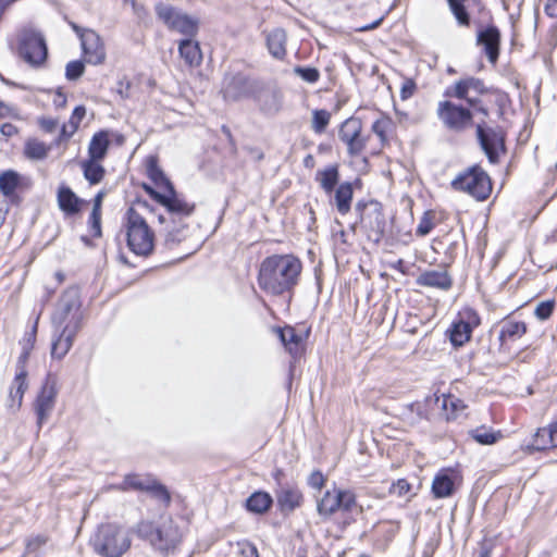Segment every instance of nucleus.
Here are the masks:
<instances>
[{"label":"nucleus","mask_w":557,"mask_h":557,"mask_svg":"<svg viewBox=\"0 0 557 557\" xmlns=\"http://www.w3.org/2000/svg\"><path fill=\"white\" fill-rule=\"evenodd\" d=\"M125 228L127 246L135 255L148 256L152 252L154 233L134 208H129L126 212Z\"/></svg>","instance_id":"nucleus-6"},{"label":"nucleus","mask_w":557,"mask_h":557,"mask_svg":"<svg viewBox=\"0 0 557 557\" xmlns=\"http://www.w3.org/2000/svg\"><path fill=\"white\" fill-rule=\"evenodd\" d=\"M15 115L16 111L14 108L0 101V117H9Z\"/></svg>","instance_id":"nucleus-62"},{"label":"nucleus","mask_w":557,"mask_h":557,"mask_svg":"<svg viewBox=\"0 0 557 557\" xmlns=\"http://www.w3.org/2000/svg\"><path fill=\"white\" fill-rule=\"evenodd\" d=\"M159 527L154 528L151 522L143 521L137 525V533L140 537L148 540L153 546V540L156 533H158Z\"/></svg>","instance_id":"nucleus-46"},{"label":"nucleus","mask_w":557,"mask_h":557,"mask_svg":"<svg viewBox=\"0 0 557 557\" xmlns=\"http://www.w3.org/2000/svg\"><path fill=\"white\" fill-rule=\"evenodd\" d=\"M18 132L17 127L11 123H4L0 127V133L5 137H12Z\"/></svg>","instance_id":"nucleus-60"},{"label":"nucleus","mask_w":557,"mask_h":557,"mask_svg":"<svg viewBox=\"0 0 557 557\" xmlns=\"http://www.w3.org/2000/svg\"><path fill=\"white\" fill-rule=\"evenodd\" d=\"M545 12L552 17H557V0H547Z\"/></svg>","instance_id":"nucleus-63"},{"label":"nucleus","mask_w":557,"mask_h":557,"mask_svg":"<svg viewBox=\"0 0 557 557\" xmlns=\"http://www.w3.org/2000/svg\"><path fill=\"white\" fill-rule=\"evenodd\" d=\"M53 104L58 109L65 107L66 96L61 90L55 91L53 96Z\"/></svg>","instance_id":"nucleus-61"},{"label":"nucleus","mask_w":557,"mask_h":557,"mask_svg":"<svg viewBox=\"0 0 557 557\" xmlns=\"http://www.w3.org/2000/svg\"><path fill=\"white\" fill-rule=\"evenodd\" d=\"M146 172L148 177L157 185V187L163 189V191H157L147 185H145V190L151 198L168 209V214L173 221L175 216L182 218L184 215H191L195 206L185 201L176 194L171 182L159 168L158 161L154 157H150L147 160Z\"/></svg>","instance_id":"nucleus-3"},{"label":"nucleus","mask_w":557,"mask_h":557,"mask_svg":"<svg viewBox=\"0 0 557 557\" xmlns=\"http://www.w3.org/2000/svg\"><path fill=\"white\" fill-rule=\"evenodd\" d=\"M89 224L92 231L94 236L101 235V211H97V209H92L89 216Z\"/></svg>","instance_id":"nucleus-53"},{"label":"nucleus","mask_w":557,"mask_h":557,"mask_svg":"<svg viewBox=\"0 0 557 557\" xmlns=\"http://www.w3.org/2000/svg\"><path fill=\"white\" fill-rule=\"evenodd\" d=\"M27 358V352H24L18 360V371L16 372L14 380L11 384L8 399V408L15 412L17 411L23 403V397L28 388L27 373L24 369L23 363Z\"/></svg>","instance_id":"nucleus-18"},{"label":"nucleus","mask_w":557,"mask_h":557,"mask_svg":"<svg viewBox=\"0 0 557 557\" xmlns=\"http://www.w3.org/2000/svg\"><path fill=\"white\" fill-rule=\"evenodd\" d=\"M474 92L476 95H484L487 89L484 86V83L476 77H467L456 82L454 85L449 86L445 90V96L450 98L463 99L468 102L470 107L475 108L480 100L478 98L470 97V92Z\"/></svg>","instance_id":"nucleus-13"},{"label":"nucleus","mask_w":557,"mask_h":557,"mask_svg":"<svg viewBox=\"0 0 557 557\" xmlns=\"http://www.w3.org/2000/svg\"><path fill=\"white\" fill-rule=\"evenodd\" d=\"M154 12L170 30L177 32L184 36L195 37L199 29V20L182 10L163 2L154 5Z\"/></svg>","instance_id":"nucleus-7"},{"label":"nucleus","mask_w":557,"mask_h":557,"mask_svg":"<svg viewBox=\"0 0 557 557\" xmlns=\"http://www.w3.org/2000/svg\"><path fill=\"white\" fill-rule=\"evenodd\" d=\"M146 492L165 504H169L170 502V494L168 490L163 485L158 484L154 480H151L150 487H148Z\"/></svg>","instance_id":"nucleus-45"},{"label":"nucleus","mask_w":557,"mask_h":557,"mask_svg":"<svg viewBox=\"0 0 557 557\" xmlns=\"http://www.w3.org/2000/svg\"><path fill=\"white\" fill-rule=\"evenodd\" d=\"M58 396L57 379L48 375L36 396L33 409L37 418V426L40 430L50 418Z\"/></svg>","instance_id":"nucleus-10"},{"label":"nucleus","mask_w":557,"mask_h":557,"mask_svg":"<svg viewBox=\"0 0 557 557\" xmlns=\"http://www.w3.org/2000/svg\"><path fill=\"white\" fill-rule=\"evenodd\" d=\"M239 545V552L243 557H259L257 547L250 542H242Z\"/></svg>","instance_id":"nucleus-55"},{"label":"nucleus","mask_w":557,"mask_h":557,"mask_svg":"<svg viewBox=\"0 0 557 557\" xmlns=\"http://www.w3.org/2000/svg\"><path fill=\"white\" fill-rule=\"evenodd\" d=\"M86 115V108L84 106H77L70 117V132L69 136H72L78 128L79 123Z\"/></svg>","instance_id":"nucleus-47"},{"label":"nucleus","mask_w":557,"mask_h":557,"mask_svg":"<svg viewBox=\"0 0 557 557\" xmlns=\"http://www.w3.org/2000/svg\"><path fill=\"white\" fill-rule=\"evenodd\" d=\"M81 44L87 63L98 65L104 62V47L96 32L91 29L83 32L81 34Z\"/></svg>","instance_id":"nucleus-19"},{"label":"nucleus","mask_w":557,"mask_h":557,"mask_svg":"<svg viewBox=\"0 0 557 557\" xmlns=\"http://www.w3.org/2000/svg\"><path fill=\"white\" fill-rule=\"evenodd\" d=\"M411 492V485L405 479H399L389 487V493L397 497H405Z\"/></svg>","instance_id":"nucleus-48"},{"label":"nucleus","mask_w":557,"mask_h":557,"mask_svg":"<svg viewBox=\"0 0 557 557\" xmlns=\"http://www.w3.org/2000/svg\"><path fill=\"white\" fill-rule=\"evenodd\" d=\"M540 435H548L547 443H553V446L557 447V421L547 428L540 429Z\"/></svg>","instance_id":"nucleus-54"},{"label":"nucleus","mask_w":557,"mask_h":557,"mask_svg":"<svg viewBox=\"0 0 557 557\" xmlns=\"http://www.w3.org/2000/svg\"><path fill=\"white\" fill-rule=\"evenodd\" d=\"M277 504L282 511H293L300 507L302 494L296 486L285 485L276 494Z\"/></svg>","instance_id":"nucleus-25"},{"label":"nucleus","mask_w":557,"mask_h":557,"mask_svg":"<svg viewBox=\"0 0 557 557\" xmlns=\"http://www.w3.org/2000/svg\"><path fill=\"white\" fill-rule=\"evenodd\" d=\"M554 308V300L542 301L536 306L534 314L540 320H546L552 315Z\"/></svg>","instance_id":"nucleus-50"},{"label":"nucleus","mask_w":557,"mask_h":557,"mask_svg":"<svg viewBox=\"0 0 557 557\" xmlns=\"http://www.w3.org/2000/svg\"><path fill=\"white\" fill-rule=\"evenodd\" d=\"M527 333L524 322L506 320L502 323L498 339L503 346L507 341H515L522 337Z\"/></svg>","instance_id":"nucleus-32"},{"label":"nucleus","mask_w":557,"mask_h":557,"mask_svg":"<svg viewBox=\"0 0 557 557\" xmlns=\"http://www.w3.org/2000/svg\"><path fill=\"white\" fill-rule=\"evenodd\" d=\"M84 63L82 61H71L65 69V76L70 81L79 78L84 73Z\"/></svg>","instance_id":"nucleus-49"},{"label":"nucleus","mask_w":557,"mask_h":557,"mask_svg":"<svg viewBox=\"0 0 557 557\" xmlns=\"http://www.w3.org/2000/svg\"><path fill=\"white\" fill-rule=\"evenodd\" d=\"M500 34L495 26H490L478 34V44L484 47V51L492 63L498 59Z\"/></svg>","instance_id":"nucleus-23"},{"label":"nucleus","mask_w":557,"mask_h":557,"mask_svg":"<svg viewBox=\"0 0 557 557\" xmlns=\"http://www.w3.org/2000/svg\"><path fill=\"white\" fill-rule=\"evenodd\" d=\"M433 227L434 223L432 218L429 214H424L417 226L416 233L419 236H425L433 230Z\"/></svg>","instance_id":"nucleus-52"},{"label":"nucleus","mask_w":557,"mask_h":557,"mask_svg":"<svg viewBox=\"0 0 557 557\" xmlns=\"http://www.w3.org/2000/svg\"><path fill=\"white\" fill-rule=\"evenodd\" d=\"M476 136L488 161L493 164L497 163L499 154L505 152L503 134L494 128H484L482 125L478 124Z\"/></svg>","instance_id":"nucleus-14"},{"label":"nucleus","mask_w":557,"mask_h":557,"mask_svg":"<svg viewBox=\"0 0 557 557\" xmlns=\"http://www.w3.org/2000/svg\"><path fill=\"white\" fill-rule=\"evenodd\" d=\"M391 268L401 272L403 274L406 273L405 262L401 259H398L397 261L393 262L391 264Z\"/></svg>","instance_id":"nucleus-64"},{"label":"nucleus","mask_w":557,"mask_h":557,"mask_svg":"<svg viewBox=\"0 0 557 557\" xmlns=\"http://www.w3.org/2000/svg\"><path fill=\"white\" fill-rule=\"evenodd\" d=\"M456 472L451 469H443L437 472L432 482V493L435 498H446L455 491Z\"/></svg>","instance_id":"nucleus-21"},{"label":"nucleus","mask_w":557,"mask_h":557,"mask_svg":"<svg viewBox=\"0 0 557 557\" xmlns=\"http://www.w3.org/2000/svg\"><path fill=\"white\" fill-rule=\"evenodd\" d=\"M356 495L349 490L333 488L326 491L318 502V512L323 517H331L336 511H351L356 507Z\"/></svg>","instance_id":"nucleus-9"},{"label":"nucleus","mask_w":557,"mask_h":557,"mask_svg":"<svg viewBox=\"0 0 557 557\" xmlns=\"http://www.w3.org/2000/svg\"><path fill=\"white\" fill-rule=\"evenodd\" d=\"M437 116L446 128L454 132H462L470 127L473 119L469 109L448 100L438 103Z\"/></svg>","instance_id":"nucleus-11"},{"label":"nucleus","mask_w":557,"mask_h":557,"mask_svg":"<svg viewBox=\"0 0 557 557\" xmlns=\"http://www.w3.org/2000/svg\"><path fill=\"white\" fill-rule=\"evenodd\" d=\"M455 190L471 195L476 200H485L492 191L491 178L480 166L474 165L459 174L453 182Z\"/></svg>","instance_id":"nucleus-8"},{"label":"nucleus","mask_w":557,"mask_h":557,"mask_svg":"<svg viewBox=\"0 0 557 557\" xmlns=\"http://www.w3.org/2000/svg\"><path fill=\"white\" fill-rule=\"evenodd\" d=\"M267 48L270 54L277 59L283 60L286 57L287 35L283 28H273L265 33Z\"/></svg>","instance_id":"nucleus-24"},{"label":"nucleus","mask_w":557,"mask_h":557,"mask_svg":"<svg viewBox=\"0 0 557 557\" xmlns=\"http://www.w3.org/2000/svg\"><path fill=\"white\" fill-rule=\"evenodd\" d=\"M57 200L60 210L66 215L77 214L84 201L66 185L62 184L58 188Z\"/></svg>","instance_id":"nucleus-22"},{"label":"nucleus","mask_w":557,"mask_h":557,"mask_svg":"<svg viewBox=\"0 0 557 557\" xmlns=\"http://www.w3.org/2000/svg\"><path fill=\"white\" fill-rule=\"evenodd\" d=\"M548 442V435H543L541 436L540 435V429L537 430L535 436H534V441H533V446L537 449V450H543V449H547V448H553V443H547Z\"/></svg>","instance_id":"nucleus-56"},{"label":"nucleus","mask_w":557,"mask_h":557,"mask_svg":"<svg viewBox=\"0 0 557 557\" xmlns=\"http://www.w3.org/2000/svg\"><path fill=\"white\" fill-rule=\"evenodd\" d=\"M295 72L308 83H315L320 77L319 71L314 67H296Z\"/></svg>","instance_id":"nucleus-51"},{"label":"nucleus","mask_w":557,"mask_h":557,"mask_svg":"<svg viewBox=\"0 0 557 557\" xmlns=\"http://www.w3.org/2000/svg\"><path fill=\"white\" fill-rule=\"evenodd\" d=\"M276 333L286 348V350L293 356L297 357L302 350V337L296 333L292 326L278 327Z\"/></svg>","instance_id":"nucleus-30"},{"label":"nucleus","mask_w":557,"mask_h":557,"mask_svg":"<svg viewBox=\"0 0 557 557\" xmlns=\"http://www.w3.org/2000/svg\"><path fill=\"white\" fill-rule=\"evenodd\" d=\"M356 209L360 212L361 224L376 236V240L385 231V219L377 202L363 205L358 202Z\"/></svg>","instance_id":"nucleus-16"},{"label":"nucleus","mask_w":557,"mask_h":557,"mask_svg":"<svg viewBox=\"0 0 557 557\" xmlns=\"http://www.w3.org/2000/svg\"><path fill=\"white\" fill-rule=\"evenodd\" d=\"M152 479L144 478L138 474H127L125 475L123 482L119 485H111L108 488H114L119 491H128V490H137V491H147L150 487V482Z\"/></svg>","instance_id":"nucleus-35"},{"label":"nucleus","mask_w":557,"mask_h":557,"mask_svg":"<svg viewBox=\"0 0 557 557\" xmlns=\"http://www.w3.org/2000/svg\"><path fill=\"white\" fill-rule=\"evenodd\" d=\"M282 99L281 91L273 87L264 88L257 95L260 109L269 114H274L280 111Z\"/></svg>","instance_id":"nucleus-27"},{"label":"nucleus","mask_w":557,"mask_h":557,"mask_svg":"<svg viewBox=\"0 0 557 557\" xmlns=\"http://www.w3.org/2000/svg\"><path fill=\"white\" fill-rule=\"evenodd\" d=\"M339 180V173L336 165H330L319 170L315 174V181L319 182L325 194L331 195Z\"/></svg>","instance_id":"nucleus-33"},{"label":"nucleus","mask_w":557,"mask_h":557,"mask_svg":"<svg viewBox=\"0 0 557 557\" xmlns=\"http://www.w3.org/2000/svg\"><path fill=\"white\" fill-rule=\"evenodd\" d=\"M418 285L447 290L451 287L453 281L446 271H426L418 280Z\"/></svg>","instance_id":"nucleus-28"},{"label":"nucleus","mask_w":557,"mask_h":557,"mask_svg":"<svg viewBox=\"0 0 557 557\" xmlns=\"http://www.w3.org/2000/svg\"><path fill=\"white\" fill-rule=\"evenodd\" d=\"M182 533L172 519H165L159 527L154 535L153 546L162 552H168L176 547L181 542Z\"/></svg>","instance_id":"nucleus-20"},{"label":"nucleus","mask_w":557,"mask_h":557,"mask_svg":"<svg viewBox=\"0 0 557 557\" xmlns=\"http://www.w3.org/2000/svg\"><path fill=\"white\" fill-rule=\"evenodd\" d=\"M449 9L459 26H470V11L480 7V0H447Z\"/></svg>","instance_id":"nucleus-26"},{"label":"nucleus","mask_w":557,"mask_h":557,"mask_svg":"<svg viewBox=\"0 0 557 557\" xmlns=\"http://www.w3.org/2000/svg\"><path fill=\"white\" fill-rule=\"evenodd\" d=\"M21 175L13 171L8 170L0 174V191L5 197H12L20 186Z\"/></svg>","instance_id":"nucleus-37"},{"label":"nucleus","mask_w":557,"mask_h":557,"mask_svg":"<svg viewBox=\"0 0 557 557\" xmlns=\"http://www.w3.org/2000/svg\"><path fill=\"white\" fill-rule=\"evenodd\" d=\"M362 124L357 117L347 119L339 128V138L346 144L349 154L357 156L366 147V139L361 136Z\"/></svg>","instance_id":"nucleus-15"},{"label":"nucleus","mask_w":557,"mask_h":557,"mask_svg":"<svg viewBox=\"0 0 557 557\" xmlns=\"http://www.w3.org/2000/svg\"><path fill=\"white\" fill-rule=\"evenodd\" d=\"M470 436L481 445H493L502 438L499 431L486 426H479L469 432Z\"/></svg>","instance_id":"nucleus-41"},{"label":"nucleus","mask_w":557,"mask_h":557,"mask_svg":"<svg viewBox=\"0 0 557 557\" xmlns=\"http://www.w3.org/2000/svg\"><path fill=\"white\" fill-rule=\"evenodd\" d=\"M50 147L37 138H29L24 145V154L29 160H44L47 158Z\"/></svg>","instance_id":"nucleus-36"},{"label":"nucleus","mask_w":557,"mask_h":557,"mask_svg":"<svg viewBox=\"0 0 557 557\" xmlns=\"http://www.w3.org/2000/svg\"><path fill=\"white\" fill-rule=\"evenodd\" d=\"M414 90H416L414 83L412 81H406L403 84L401 89H400V98L403 100L410 98L413 95Z\"/></svg>","instance_id":"nucleus-59"},{"label":"nucleus","mask_w":557,"mask_h":557,"mask_svg":"<svg viewBox=\"0 0 557 557\" xmlns=\"http://www.w3.org/2000/svg\"><path fill=\"white\" fill-rule=\"evenodd\" d=\"M38 125L46 133H53L58 127V121L52 117H40L38 119Z\"/></svg>","instance_id":"nucleus-57"},{"label":"nucleus","mask_w":557,"mask_h":557,"mask_svg":"<svg viewBox=\"0 0 557 557\" xmlns=\"http://www.w3.org/2000/svg\"><path fill=\"white\" fill-rule=\"evenodd\" d=\"M90 545L102 557H121L131 547V537L123 528L108 523L98 528Z\"/></svg>","instance_id":"nucleus-4"},{"label":"nucleus","mask_w":557,"mask_h":557,"mask_svg":"<svg viewBox=\"0 0 557 557\" xmlns=\"http://www.w3.org/2000/svg\"><path fill=\"white\" fill-rule=\"evenodd\" d=\"M47 541L48 539L45 535H35L28 537L26 540L25 552L22 557H26L29 554L36 553L47 543Z\"/></svg>","instance_id":"nucleus-44"},{"label":"nucleus","mask_w":557,"mask_h":557,"mask_svg":"<svg viewBox=\"0 0 557 557\" xmlns=\"http://www.w3.org/2000/svg\"><path fill=\"white\" fill-rule=\"evenodd\" d=\"M110 145L109 132L100 131L96 133L88 147L89 159L102 161L107 154Z\"/></svg>","instance_id":"nucleus-31"},{"label":"nucleus","mask_w":557,"mask_h":557,"mask_svg":"<svg viewBox=\"0 0 557 557\" xmlns=\"http://www.w3.org/2000/svg\"><path fill=\"white\" fill-rule=\"evenodd\" d=\"M393 125L394 123L389 117L381 116L373 123L372 131L379 136L382 143H385L387 141V134L392 131Z\"/></svg>","instance_id":"nucleus-43"},{"label":"nucleus","mask_w":557,"mask_h":557,"mask_svg":"<svg viewBox=\"0 0 557 557\" xmlns=\"http://www.w3.org/2000/svg\"><path fill=\"white\" fill-rule=\"evenodd\" d=\"M273 499L270 494L265 492H255L246 500V508L248 511L257 515L267 512L272 506Z\"/></svg>","instance_id":"nucleus-34"},{"label":"nucleus","mask_w":557,"mask_h":557,"mask_svg":"<svg viewBox=\"0 0 557 557\" xmlns=\"http://www.w3.org/2000/svg\"><path fill=\"white\" fill-rule=\"evenodd\" d=\"M480 324L479 314L472 309H465L458 319L451 324L449 338L454 346H462L467 343L474 327Z\"/></svg>","instance_id":"nucleus-12"},{"label":"nucleus","mask_w":557,"mask_h":557,"mask_svg":"<svg viewBox=\"0 0 557 557\" xmlns=\"http://www.w3.org/2000/svg\"><path fill=\"white\" fill-rule=\"evenodd\" d=\"M18 55L32 66H40L48 57L44 34L33 25L21 27L15 35Z\"/></svg>","instance_id":"nucleus-5"},{"label":"nucleus","mask_w":557,"mask_h":557,"mask_svg":"<svg viewBox=\"0 0 557 557\" xmlns=\"http://www.w3.org/2000/svg\"><path fill=\"white\" fill-rule=\"evenodd\" d=\"M85 178L92 185L98 184L104 176V168L99 160L88 159L82 163Z\"/></svg>","instance_id":"nucleus-40"},{"label":"nucleus","mask_w":557,"mask_h":557,"mask_svg":"<svg viewBox=\"0 0 557 557\" xmlns=\"http://www.w3.org/2000/svg\"><path fill=\"white\" fill-rule=\"evenodd\" d=\"M324 476L321 472L315 471L312 472L308 479V484L313 487L320 490L324 484Z\"/></svg>","instance_id":"nucleus-58"},{"label":"nucleus","mask_w":557,"mask_h":557,"mask_svg":"<svg viewBox=\"0 0 557 557\" xmlns=\"http://www.w3.org/2000/svg\"><path fill=\"white\" fill-rule=\"evenodd\" d=\"M331 120V113L326 110H314L312 112V129L317 134H322Z\"/></svg>","instance_id":"nucleus-42"},{"label":"nucleus","mask_w":557,"mask_h":557,"mask_svg":"<svg viewBox=\"0 0 557 557\" xmlns=\"http://www.w3.org/2000/svg\"><path fill=\"white\" fill-rule=\"evenodd\" d=\"M302 271L300 259L292 253L272 255L262 260L258 285L271 296L289 294L298 284Z\"/></svg>","instance_id":"nucleus-2"},{"label":"nucleus","mask_w":557,"mask_h":557,"mask_svg":"<svg viewBox=\"0 0 557 557\" xmlns=\"http://www.w3.org/2000/svg\"><path fill=\"white\" fill-rule=\"evenodd\" d=\"M178 53L185 63L190 66H198L202 61V53L199 47V42L191 39H183L178 42Z\"/></svg>","instance_id":"nucleus-29"},{"label":"nucleus","mask_w":557,"mask_h":557,"mask_svg":"<svg viewBox=\"0 0 557 557\" xmlns=\"http://www.w3.org/2000/svg\"><path fill=\"white\" fill-rule=\"evenodd\" d=\"M188 216H175L173 221L168 214V209H165V213L159 215V222L165 224V245L168 248H173L187 238L188 225L184 223V220Z\"/></svg>","instance_id":"nucleus-17"},{"label":"nucleus","mask_w":557,"mask_h":557,"mask_svg":"<svg viewBox=\"0 0 557 557\" xmlns=\"http://www.w3.org/2000/svg\"><path fill=\"white\" fill-rule=\"evenodd\" d=\"M352 199V187L349 183L341 184L335 191V203L341 214H346L350 210Z\"/></svg>","instance_id":"nucleus-38"},{"label":"nucleus","mask_w":557,"mask_h":557,"mask_svg":"<svg viewBox=\"0 0 557 557\" xmlns=\"http://www.w3.org/2000/svg\"><path fill=\"white\" fill-rule=\"evenodd\" d=\"M83 312L79 293L69 288L61 296L52 315L53 341L51 356L62 359L71 349L74 338L82 326Z\"/></svg>","instance_id":"nucleus-1"},{"label":"nucleus","mask_w":557,"mask_h":557,"mask_svg":"<svg viewBox=\"0 0 557 557\" xmlns=\"http://www.w3.org/2000/svg\"><path fill=\"white\" fill-rule=\"evenodd\" d=\"M436 401L441 403V407L446 412L447 419L456 418L466 409L463 400L453 395H443L442 398H437Z\"/></svg>","instance_id":"nucleus-39"}]
</instances>
